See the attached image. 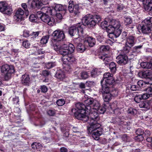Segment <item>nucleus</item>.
Wrapping results in <instances>:
<instances>
[{
	"mask_svg": "<svg viewBox=\"0 0 152 152\" xmlns=\"http://www.w3.org/2000/svg\"><path fill=\"white\" fill-rule=\"evenodd\" d=\"M91 122V124L90 125V126L88 129L90 133H91L93 131H95V130H97L99 128H102L100 127L101 125L100 124L98 123V122Z\"/></svg>",
	"mask_w": 152,
	"mask_h": 152,
	"instance_id": "17",
	"label": "nucleus"
},
{
	"mask_svg": "<svg viewBox=\"0 0 152 152\" xmlns=\"http://www.w3.org/2000/svg\"><path fill=\"white\" fill-rule=\"evenodd\" d=\"M84 102L85 104H86V108L88 112H90L91 110H95L96 111L100 108L101 104L99 102L92 98L85 100Z\"/></svg>",
	"mask_w": 152,
	"mask_h": 152,
	"instance_id": "5",
	"label": "nucleus"
},
{
	"mask_svg": "<svg viewBox=\"0 0 152 152\" xmlns=\"http://www.w3.org/2000/svg\"><path fill=\"white\" fill-rule=\"evenodd\" d=\"M142 99V94H137L134 98L135 102L138 103L140 102Z\"/></svg>",
	"mask_w": 152,
	"mask_h": 152,
	"instance_id": "42",
	"label": "nucleus"
},
{
	"mask_svg": "<svg viewBox=\"0 0 152 152\" xmlns=\"http://www.w3.org/2000/svg\"><path fill=\"white\" fill-rule=\"evenodd\" d=\"M107 22L106 21H104L102 22L101 24V26L103 28H106L107 31V28L108 27L107 26Z\"/></svg>",
	"mask_w": 152,
	"mask_h": 152,
	"instance_id": "54",
	"label": "nucleus"
},
{
	"mask_svg": "<svg viewBox=\"0 0 152 152\" xmlns=\"http://www.w3.org/2000/svg\"><path fill=\"white\" fill-rule=\"evenodd\" d=\"M1 69V73L4 74V79L7 80L10 79L12 74L15 71L13 66L9 65L7 64L2 66Z\"/></svg>",
	"mask_w": 152,
	"mask_h": 152,
	"instance_id": "6",
	"label": "nucleus"
},
{
	"mask_svg": "<svg viewBox=\"0 0 152 152\" xmlns=\"http://www.w3.org/2000/svg\"><path fill=\"white\" fill-rule=\"evenodd\" d=\"M39 31H31V36L32 39L34 40L38 38L39 37V35L40 33Z\"/></svg>",
	"mask_w": 152,
	"mask_h": 152,
	"instance_id": "37",
	"label": "nucleus"
},
{
	"mask_svg": "<svg viewBox=\"0 0 152 152\" xmlns=\"http://www.w3.org/2000/svg\"><path fill=\"white\" fill-rule=\"evenodd\" d=\"M62 60L64 64H66V67L69 68V69L67 70L68 71H69L71 68L70 66L68 65L75 63L76 59L73 56L69 54L65 57H63Z\"/></svg>",
	"mask_w": 152,
	"mask_h": 152,
	"instance_id": "8",
	"label": "nucleus"
},
{
	"mask_svg": "<svg viewBox=\"0 0 152 152\" xmlns=\"http://www.w3.org/2000/svg\"><path fill=\"white\" fill-rule=\"evenodd\" d=\"M114 30L107 29V31L109 33L108 36L110 38L114 40V38H115V35L114 34Z\"/></svg>",
	"mask_w": 152,
	"mask_h": 152,
	"instance_id": "40",
	"label": "nucleus"
},
{
	"mask_svg": "<svg viewBox=\"0 0 152 152\" xmlns=\"http://www.w3.org/2000/svg\"><path fill=\"white\" fill-rule=\"evenodd\" d=\"M50 74V72L48 70H44L42 72V75L45 77H47Z\"/></svg>",
	"mask_w": 152,
	"mask_h": 152,
	"instance_id": "58",
	"label": "nucleus"
},
{
	"mask_svg": "<svg viewBox=\"0 0 152 152\" xmlns=\"http://www.w3.org/2000/svg\"><path fill=\"white\" fill-rule=\"evenodd\" d=\"M56 77L58 79L63 80L65 77L64 72L61 70H58L56 74Z\"/></svg>",
	"mask_w": 152,
	"mask_h": 152,
	"instance_id": "25",
	"label": "nucleus"
},
{
	"mask_svg": "<svg viewBox=\"0 0 152 152\" xmlns=\"http://www.w3.org/2000/svg\"><path fill=\"white\" fill-rule=\"evenodd\" d=\"M67 7L61 4H57L54 7V10L56 11H61L65 13Z\"/></svg>",
	"mask_w": 152,
	"mask_h": 152,
	"instance_id": "23",
	"label": "nucleus"
},
{
	"mask_svg": "<svg viewBox=\"0 0 152 152\" xmlns=\"http://www.w3.org/2000/svg\"><path fill=\"white\" fill-rule=\"evenodd\" d=\"M136 133L137 135H143L144 134V131L142 129H138L136 131Z\"/></svg>",
	"mask_w": 152,
	"mask_h": 152,
	"instance_id": "57",
	"label": "nucleus"
},
{
	"mask_svg": "<svg viewBox=\"0 0 152 152\" xmlns=\"http://www.w3.org/2000/svg\"><path fill=\"white\" fill-rule=\"evenodd\" d=\"M12 11L11 7L8 4L2 13L3 14L10 15L12 13Z\"/></svg>",
	"mask_w": 152,
	"mask_h": 152,
	"instance_id": "27",
	"label": "nucleus"
},
{
	"mask_svg": "<svg viewBox=\"0 0 152 152\" xmlns=\"http://www.w3.org/2000/svg\"><path fill=\"white\" fill-rule=\"evenodd\" d=\"M139 76L142 78L151 79L152 78V70H148L144 72L138 73Z\"/></svg>",
	"mask_w": 152,
	"mask_h": 152,
	"instance_id": "14",
	"label": "nucleus"
},
{
	"mask_svg": "<svg viewBox=\"0 0 152 152\" xmlns=\"http://www.w3.org/2000/svg\"><path fill=\"white\" fill-rule=\"evenodd\" d=\"M24 11L21 8H19L16 10L14 18L17 22H20L23 19Z\"/></svg>",
	"mask_w": 152,
	"mask_h": 152,
	"instance_id": "13",
	"label": "nucleus"
},
{
	"mask_svg": "<svg viewBox=\"0 0 152 152\" xmlns=\"http://www.w3.org/2000/svg\"><path fill=\"white\" fill-rule=\"evenodd\" d=\"M144 0L143 2V7L146 11H148L152 7V0Z\"/></svg>",
	"mask_w": 152,
	"mask_h": 152,
	"instance_id": "21",
	"label": "nucleus"
},
{
	"mask_svg": "<svg viewBox=\"0 0 152 152\" xmlns=\"http://www.w3.org/2000/svg\"><path fill=\"white\" fill-rule=\"evenodd\" d=\"M137 29L139 32L148 34L152 30V17H148L144 20V24L139 25Z\"/></svg>",
	"mask_w": 152,
	"mask_h": 152,
	"instance_id": "4",
	"label": "nucleus"
},
{
	"mask_svg": "<svg viewBox=\"0 0 152 152\" xmlns=\"http://www.w3.org/2000/svg\"><path fill=\"white\" fill-rule=\"evenodd\" d=\"M139 106L140 107L148 109H149L150 108L149 104L146 102H141L140 103Z\"/></svg>",
	"mask_w": 152,
	"mask_h": 152,
	"instance_id": "36",
	"label": "nucleus"
},
{
	"mask_svg": "<svg viewBox=\"0 0 152 152\" xmlns=\"http://www.w3.org/2000/svg\"><path fill=\"white\" fill-rule=\"evenodd\" d=\"M45 13H42L41 11H39L37 12L36 14V17L37 18L39 19H41L42 17Z\"/></svg>",
	"mask_w": 152,
	"mask_h": 152,
	"instance_id": "56",
	"label": "nucleus"
},
{
	"mask_svg": "<svg viewBox=\"0 0 152 152\" xmlns=\"http://www.w3.org/2000/svg\"><path fill=\"white\" fill-rule=\"evenodd\" d=\"M100 49L101 51H106L108 50L109 48L107 46L102 45L100 47Z\"/></svg>",
	"mask_w": 152,
	"mask_h": 152,
	"instance_id": "53",
	"label": "nucleus"
},
{
	"mask_svg": "<svg viewBox=\"0 0 152 152\" xmlns=\"http://www.w3.org/2000/svg\"><path fill=\"white\" fill-rule=\"evenodd\" d=\"M123 140L125 141H129V137L128 136L127 134H124L123 135L122 137Z\"/></svg>",
	"mask_w": 152,
	"mask_h": 152,
	"instance_id": "62",
	"label": "nucleus"
},
{
	"mask_svg": "<svg viewBox=\"0 0 152 152\" xmlns=\"http://www.w3.org/2000/svg\"><path fill=\"white\" fill-rule=\"evenodd\" d=\"M110 77L114 78L113 77V74H110L109 72L105 73L104 75L103 79V80L101 81V84H102L104 81L106 80V79H110Z\"/></svg>",
	"mask_w": 152,
	"mask_h": 152,
	"instance_id": "29",
	"label": "nucleus"
},
{
	"mask_svg": "<svg viewBox=\"0 0 152 152\" xmlns=\"http://www.w3.org/2000/svg\"><path fill=\"white\" fill-rule=\"evenodd\" d=\"M132 47L125 44V46L122 50V51L125 54H127L129 52Z\"/></svg>",
	"mask_w": 152,
	"mask_h": 152,
	"instance_id": "35",
	"label": "nucleus"
},
{
	"mask_svg": "<svg viewBox=\"0 0 152 152\" xmlns=\"http://www.w3.org/2000/svg\"><path fill=\"white\" fill-rule=\"evenodd\" d=\"M98 69H93L91 72V76L92 77H95L98 75Z\"/></svg>",
	"mask_w": 152,
	"mask_h": 152,
	"instance_id": "47",
	"label": "nucleus"
},
{
	"mask_svg": "<svg viewBox=\"0 0 152 152\" xmlns=\"http://www.w3.org/2000/svg\"><path fill=\"white\" fill-rule=\"evenodd\" d=\"M80 75L81 78L82 79H86L89 77L88 72L84 71H82L80 72Z\"/></svg>",
	"mask_w": 152,
	"mask_h": 152,
	"instance_id": "33",
	"label": "nucleus"
},
{
	"mask_svg": "<svg viewBox=\"0 0 152 152\" xmlns=\"http://www.w3.org/2000/svg\"><path fill=\"white\" fill-rule=\"evenodd\" d=\"M142 46V45L134 46L132 49V52L135 53H138L140 52V49Z\"/></svg>",
	"mask_w": 152,
	"mask_h": 152,
	"instance_id": "38",
	"label": "nucleus"
},
{
	"mask_svg": "<svg viewBox=\"0 0 152 152\" xmlns=\"http://www.w3.org/2000/svg\"><path fill=\"white\" fill-rule=\"evenodd\" d=\"M87 42L89 46L91 47L93 46L96 42L95 39L91 37L88 38Z\"/></svg>",
	"mask_w": 152,
	"mask_h": 152,
	"instance_id": "30",
	"label": "nucleus"
},
{
	"mask_svg": "<svg viewBox=\"0 0 152 152\" xmlns=\"http://www.w3.org/2000/svg\"><path fill=\"white\" fill-rule=\"evenodd\" d=\"M122 32L121 28L120 27L117 28L116 29H114L113 32L114 34L115 35V38L118 37L121 34Z\"/></svg>",
	"mask_w": 152,
	"mask_h": 152,
	"instance_id": "34",
	"label": "nucleus"
},
{
	"mask_svg": "<svg viewBox=\"0 0 152 152\" xmlns=\"http://www.w3.org/2000/svg\"><path fill=\"white\" fill-rule=\"evenodd\" d=\"M46 67L48 69H50L56 66V64L53 62H50L47 63L45 65Z\"/></svg>",
	"mask_w": 152,
	"mask_h": 152,
	"instance_id": "45",
	"label": "nucleus"
},
{
	"mask_svg": "<svg viewBox=\"0 0 152 152\" xmlns=\"http://www.w3.org/2000/svg\"><path fill=\"white\" fill-rule=\"evenodd\" d=\"M80 38L78 37H75L74 39V42L75 44L77 45V46L78 45L81 44L80 42Z\"/></svg>",
	"mask_w": 152,
	"mask_h": 152,
	"instance_id": "52",
	"label": "nucleus"
},
{
	"mask_svg": "<svg viewBox=\"0 0 152 152\" xmlns=\"http://www.w3.org/2000/svg\"><path fill=\"white\" fill-rule=\"evenodd\" d=\"M101 114H103L106 111V108L104 107H102L100 106V108L96 111Z\"/></svg>",
	"mask_w": 152,
	"mask_h": 152,
	"instance_id": "55",
	"label": "nucleus"
},
{
	"mask_svg": "<svg viewBox=\"0 0 152 152\" xmlns=\"http://www.w3.org/2000/svg\"><path fill=\"white\" fill-rule=\"evenodd\" d=\"M103 129L102 128H99L97 130H95L92 132V137L95 140H98L99 137L102 134Z\"/></svg>",
	"mask_w": 152,
	"mask_h": 152,
	"instance_id": "19",
	"label": "nucleus"
},
{
	"mask_svg": "<svg viewBox=\"0 0 152 152\" xmlns=\"http://www.w3.org/2000/svg\"><path fill=\"white\" fill-rule=\"evenodd\" d=\"M116 61L121 65H124L128 61V58L126 55L120 54L118 55L116 58Z\"/></svg>",
	"mask_w": 152,
	"mask_h": 152,
	"instance_id": "11",
	"label": "nucleus"
},
{
	"mask_svg": "<svg viewBox=\"0 0 152 152\" xmlns=\"http://www.w3.org/2000/svg\"><path fill=\"white\" fill-rule=\"evenodd\" d=\"M28 3L32 8H39L42 6V3L39 0H28Z\"/></svg>",
	"mask_w": 152,
	"mask_h": 152,
	"instance_id": "18",
	"label": "nucleus"
},
{
	"mask_svg": "<svg viewBox=\"0 0 152 152\" xmlns=\"http://www.w3.org/2000/svg\"><path fill=\"white\" fill-rule=\"evenodd\" d=\"M110 78L104 81L105 82L104 84H102V90L105 92H108L110 89L111 90L113 87V83L115 82L114 79V78Z\"/></svg>",
	"mask_w": 152,
	"mask_h": 152,
	"instance_id": "7",
	"label": "nucleus"
},
{
	"mask_svg": "<svg viewBox=\"0 0 152 152\" xmlns=\"http://www.w3.org/2000/svg\"><path fill=\"white\" fill-rule=\"evenodd\" d=\"M54 49L58 52V53L62 55L63 57L71 54L74 52L75 48L72 44H64L61 46L56 45H54Z\"/></svg>",
	"mask_w": 152,
	"mask_h": 152,
	"instance_id": "3",
	"label": "nucleus"
},
{
	"mask_svg": "<svg viewBox=\"0 0 152 152\" xmlns=\"http://www.w3.org/2000/svg\"><path fill=\"white\" fill-rule=\"evenodd\" d=\"M21 82L24 85H27L29 82L30 78L29 76L27 74L23 75L21 78Z\"/></svg>",
	"mask_w": 152,
	"mask_h": 152,
	"instance_id": "24",
	"label": "nucleus"
},
{
	"mask_svg": "<svg viewBox=\"0 0 152 152\" xmlns=\"http://www.w3.org/2000/svg\"><path fill=\"white\" fill-rule=\"evenodd\" d=\"M135 37L133 36H130L126 39L125 44L132 47L135 44Z\"/></svg>",
	"mask_w": 152,
	"mask_h": 152,
	"instance_id": "20",
	"label": "nucleus"
},
{
	"mask_svg": "<svg viewBox=\"0 0 152 152\" xmlns=\"http://www.w3.org/2000/svg\"><path fill=\"white\" fill-rule=\"evenodd\" d=\"M40 88L42 92L43 93L46 92L48 91L47 88L45 86H41Z\"/></svg>",
	"mask_w": 152,
	"mask_h": 152,
	"instance_id": "64",
	"label": "nucleus"
},
{
	"mask_svg": "<svg viewBox=\"0 0 152 152\" xmlns=\"http://www.w3.org/2000/svg\"><path fill=\"white\" fill-rule=\"evenodd\" d=\"M124 20L125 24L127 26L132 23V19L128 17H124Z\"/></svg>",
	"mask_w": 152,
	"mask_h": 152,
	"instance_id": "41",
	"label": "nucleus"
},
{
	"mask_svg": "<svg viewBox=\"0 0 152 152\" xmlns=\"http://www.w3.org/2000/svg\"><path fill=\"white\" fill-rule=\"evenodd\" d=\"M111 90L110 89L109 91L108 92H105L102 91L103 98L104 102H108L111 100L112 96V94L110 93Z\"/></svg>",
	"mask_w": 152,
	"mask_h": 152,
	"instance_id": "22",
	"label": "nucleus"
},
{
	"mask_svg": "<svg viewBox=\"0 0 152 152\" xmlns=\"http://www.w3.org/2000/svg\"><path fill=\"white\" fill-rule=\"evenodd\" d=\"M86 49L85 46L82 44H80L77 46V51L79 53L83 52Z\"/></svg>",
	"mask_w": 152,
	"mask_h": 152,
	"instance_id": "31",
	"label": "nucleus"
},
{
	"mask_svg": "<svg viewBox=\"0 0 152 152\" xmlns=\"http://www.w3.org/2000/svg\"><path fill=\"white\" fill-rule=\"evenodd\" d=\"M23 46L25 48H28L30 46V44L28 40L24 41L23 42Z\"/></svg>",
	"mask_w": 152,
	"mask_h": 152,
	"instance_id": "51",
	"label": "nucleus"
},
{
	"mask_svg": "<svg viewBox=\"0 0 152 152\" xmlns=\"http://www.w3.org/2000/svg\"><path fill=\"white\" fill-rule=\"evenodd\" d=\"M111 59V58L110 57H108L107 56V55H105V57L104 58V59L103 61L104 62V63L106 64H107V63H106V62H108L109 61H110Z\"/></svg>",
	"mask_w": 152,
	"mask_h": 152,
	"instance_id": "63",
	"label": "nucleus"
},
{
	"mask_svg": "<svg viewBox=\"0 0 152 152\" xmlns=\"http://www.w3.org/2000/svg\"><path fill=\"white\" fill-rule=\"evenodd\" d=\"M55 113V110H49L48 112V114L50 116H53Z\"/></svg>",
	"mask_w": 152,
	"mask_h": 152,
	"instance_id": "60",
	"label": "nucleus"
},
{
	"mask_svg": "<svg viewBox=\"0 0 152 152\" xmlns=\"http://www.w3.org/2000/svg\"><path fill=\"white\" fill-rule=\"evenodd\" d=\"M137 112V110L132 107L129 108L127 110V113L132 115L136 114Z\"/></svg>",
	"mask_w": 152,
	"mask_h": 152,
	"instance_id": "44",
	"label": "nucleus"
},
{
	"mask_svg": "<svg viewBox=\"0 0 152 152\" xmlns=\"http://www.w3.org/2000/svg\"><path fill=\"white\" fill-rule=\"evenodd\" d=\"M7 5L5 2H0V11L2 13Z\"/></svg>",
	"mask_w": 152,
	"mask_h": 152,
	"instance_id": "39",
	"label": "nucleus"
},
{
	"mask_svg": "<svg viewBox=\"0 0 152 152\" xmlns=\"http://www.w3.org/2000/svg\"><path fill=\"white\" fill-rule=\"evenodd\" d=\"M68 9L70 12H73L75 15L78 14L80 12L78 5H74L72 1L70 0L69 1Z\"/></svg>",
	"mask_w": 152,
	"mask_h": 152,
	"instance_id": "9",
	"label": "nucleus"
},
{
	"mask_svg": "<svg viewBox=\"0 0 152 152\" xmlns=\"http://www.w3.org/2000/svg\"><path fill=\"white\" fill-rule=\"evenodd\" d=\"M120 24L119 21L115 20L113 19L110 20L109 23V25L107 28V29L114 30L117 28L120 27Z\"/></svg>",
	"mask_w": 152,
	"mask_h": 152,
	"instance_id": "16",
	"label": "nucleus"
},
{
	"mask_svg": "<svg viewBox=\"0 0 152 152\" xmlns=\"http://www.w3.org/2000/svg\"><path fill=\"white\" fill-rule=\"evenodd\" d=\"M144 137L143 135H137L134 137V139L137 141H141L143 140Z\"/></svg>",
	"mask_w": 152,
	"mask_h": 152,
	"instance_id": "50",
	"label": "nucleus"
},
{
	"mask_svg": "<svg viewBox=\"0 0 152 152\" xmlns=\"http://www.w3.org/2000/svg\"><path fill=\"white\" fill-rule=\"evenodd\" d=\"M65 103V101L63 99H58L56 101V104L59 106H62Z\"/></svg>",
	"mask_w": 152,
	"mask_h": 152,
	"instance_id": "48",
	"label": "nucleus"
},
{
	"mask_svg": "<svg viewBox=\"0 0 152 152\" xmlns=\"http://www.w3.org/2000/svg\"><path fill=\"white\" fill-rule=\"evenodd\" d=\"M41 19L42 21L50 26H53L55 23V20L54 18L45 13L43 14Z\"/></svg>",
	"mask_w": 152,
	"mask_h": 152,
	"instance_id": "10",
	"label": "nucleus"
},
{
	"mask_svg": "<svg viewBox=\"0 0 152 152\" xmlns=\"http://www.w3.org/2000/svg\"><path fill=\"white\" fill-rule=\"evenodd\" d=\"M146 91L148 94L146 93L142 95V99H146L149 98L150 95H152V87H148L146 89Z\"/></svg>",
	"mask_w": 152,
	"mask_h": 152,
	"instance_id": "26",
	"label": "nucleus"
},
{
	"mask_svg": "<svg viewBox=\"0 0 152 152\" xmlns=\"http://www.w3.org/2000/svg\"><path fill=\"white\" fill-rule=\"evenodd\" d=\"M53 36L54 39L58 41L63 40L65 37L64 32L60 30H56L54 31Z\"/></svg>",
	"mask_w": 152,
	"mask_h": 152,
	"instance_id": "12",
	"label": "nucleus"
},
{
	"mask_svg": "<svg viewBox=\"0 0 152 152\" xmlns=\"http://www.w3.org/2000/svg\"><path fill=\"white\" fill-rule=\"evenodd\" d=\"M101 20V18L99 15H86L83 18L82 20L83 24L79 23L69 28V34L72 37H78L83 34L84 28L86 27V25L89 27H93Z\"/></svg>",
	"mask_w": 152,
	"mask_h": 152,
	"instance_id": "1",
	"label": "nucleus"
},
{
	"mask_svg": "<svg viewBox=\"0 0 152 152\" xmlns=\"http://www.w3.org/2000/svg\"><path fill=\"white\" fill-rule=\"evenodd\" d=\"M29 18L30 21L32 22H36L37 20V17L36 15L34 14L30 15Z\"/></svg>",
	"mask_w": 152,
	"mask_h": 152,
	"instance_id": "46",
	"label": "nucleus"
},
{
	"mask_svg": "<svg viewBox=\"0 0 152 152\" xmlns=\"http://www.w3.org/2000/svg\"><path fill=\"white\" fill-rule=\"evenodd\" d=\"M140 66L143 68L151 69V61L150 62H142L140 64Z\"/></svg>",
	"mask_w": 152,
	"mask_h": 152,
	"instance_id": "32",
	"label": "nucleus"
},
{
	"mask_svg": "<svg viewBox=\"0 0 152 152\" xmlns=\"http://www.w3.org/2000/svg\"><path fill=\"white\" fill-rule=\"evenodd\" d=\"M109 68L111 72L115 73L117 70L116 64L113 62H111L109 64Z\"/></svg>",
	"mask_w": 152,
	"mask_h": 152,
	"instance_id": "28",
	"label": "nucleus"
},
{
	"mask_svg": "<svg viewBox=\"0 0 152 152\" xmlns=\"http://www.w3.org/2000/svg\"><path fill=\"white\" fill-rule=\"evenodd\" d=\"M93 111L90 110V112H88V114H89V117L90 118L91 121L98 122L99 120V116L98 113L96 111L92 112Z\"/></svg>",
	"mask_w": 152,
	"mask_h": 152,
	"instance_id": "15",
	"label": "nucleus"
},
{
	"mask_svg": "<svg viewBox=\"0 0 152 152\" xmlns=\"http://www.w3.org/2000/svg\"><path fill=\"white\" fill-rule=\"evenodd\" d=\"M137 84L139 87H144L145 85V82L141 80L138 81Z\"/></svg>",
	"mask_w": 152,
	"mask_h": 152,
	"instance_id": "59",
	"label": "nucleus"
},
{
	"mask_svg": "<svg viewBox=\"0 0 152 152\" xmlns=\"http://www.w3.org/2000/svg\"><path fill=\"white\" fill-rule=\"evenodd\" d=\"M76 108H73L72 112L78 119L82 120L84 121H87L88 117L86 115L88 114V111L86 109V105L81 103H78L75 104Z\"/></svg>",
	"mask_w": 152,
	"mask_h": 152,
	"instance_id": "2",
	"label": "nucleus"
},
{
	"mask_svg": "<svg viewBox=\"0 0 152 152\" xmlns=\"http://www.w3.org/2000/svg\"><path fill=\"white\" fill-rule=\"evenodd\" d=\"M49 39V36H47L43 37L40 40V43L42 44L46 43Z\"/></svg>",
	"mask_w": 152,
	"mask_h": 152,
	"instance_id": "43",
	"label": "nucleus"
},
{
	"mask_svg": "<svg viewBox=\"0 0 152 152\" xmlns=\"http://www.w3.org/2000/svg\"><path fill=\"white\" fill-rule=\"evenodd\" d=\"M124 7L122 4L117 5L116 7L117 11L118 12H121L124 9Z\"/></svg>",
	"mask_w": 152,
	"mask_h": 152,
	"instance_id": "61",
	"label": "nucleus"
},
{
	"mask_svg": "<svg viewBox=\"0 0 152 152\" xmlns=\"http://www.w3.org/2000/svg\"><path fill=\"white\" fill-rule=\"evenodd\" d=\"M31 31H23V36L25 37H27L31 36Z\"/></svg>",
	"mask_w": 152,
	"mask_h": 152,
	"instance_id": "49",
	"label": "nucleus"
}]
</instances>
